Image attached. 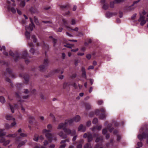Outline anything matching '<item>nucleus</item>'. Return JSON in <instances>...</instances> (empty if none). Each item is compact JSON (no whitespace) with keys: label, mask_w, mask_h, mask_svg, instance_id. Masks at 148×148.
Listing matches in <instances>:
<instances>
[{"label":"nucleus","mask_w":148,"mask_h":148,"mask_svg":"<svg viewBox=\"0 0 148 148\" xmlns=\"http://www.w3.org/2000/svg\"><path fill=\"white\" fill-rule=\"evenodd\" d=\"M140 134L138 136V138L141 141L143 138H146L148 143V127L147 125L142 127L140 129Z\"/></svg>","instance_id":"nucleus-1"},{"label":"nucleus","mask_w":148,"mask_h":148,"mask_svg":"<svg viewBox=\"0 0 148 148\" xmlns=\"http://www.w3.org/2000/svg\"><path fill=\"white\" fill-rule=\"evenodd\" d=\"M2 74L3 76L5 77V80L10 83H11V80L8 77H11L12 78H15V75L12 73V70L9 68H7L6 71L3 73Z\"/></svg>","instance_id":"nucleus-2"},{"label":"nucleus","mask_w":148,"mask_h":148,"mask_svg":"<svg viewBox=\"0 0 148 148\" xmlns=\"http://www.w3.org/2000/svg\"><path fill=\"white\" fill-rule=\"evenodd\" d=\"M30 20L31 23L29 24V26H25L26 32L25 35L27 39H30V32L32 31L33 28L34 27V25L33 23V20L31 18H30Z\"/></svg>","instance_id":"nucleus-3"},{"label":"nucleus","mask_w":148,"mask_h":148,"mask_svg":"<svg viewBox=\"0 0 148 148\" xmlns=\"http://www.w3.org/2000/svg\"><path fill=\"white\" fill-rule=\"evenodd\" d=\"M52 127V125L51 124H49L47 126V128L48 130L46 129H44L43 130V132L45 133V136L47 138L49 142L51 143L52 140V134L50 133L51 132V129Z\"/></svg>","instance_id":"nucleus-4"},{"label":"nucleus","mask_w":148,"mask_h":148,"mask_svg":"<svg viewBox=\"0 0 148 148\" xmlns=\"http://www.w3.org/2000/svg\"><path fill=\"white\" fill-rule=\"evenodd\" d=\"M20 93L19 92H16L15 93V95L16 98L18 99V101L17 102V104H14V106L15 108H17L19 107H21V110L24 111L25 110V109L23 108V105L22 104L23 101H22V100L21 99V97L20 96Z\"/></svg>","instance_id":"nucleus-5"},{"label":"nucleus","mask_w":148,"mask_h":148,"mask_svg":"<svg viewBox=\"0 0 148 148\" xmlns=\"http://www.w3.org/2000/svg\"><path fill=\"white\" fill-rule=\"evenodd\" d=\"M95 113L97 115H99V118L101 119H103L106 117V110L104 108H101L100 110L97 109L95 111Z\"/></svg>","instance_id":"nucleus-6"},{"label":"nucleus","mask_w":148,"mask_h":148,"mask_svg":"<svg viewBox=\"0 0 148 148\" xmlns=\"http://www.w3.org/2000/svg\"><path fill=\"white\" fill-rule=\"evenodd\" d=\"M11 1L12 3H11V2L9 1H7V3L8 5V9L9 11H11L13 13H15L16 12L15 9L13 7H11V6H15V4L14 3L15 1L14 0H11Z\"/></svg>","instance_id":"nucleus-7"},{"label":"nucleus","mask_w":148,"mask_h":148,"mask_svg":"<svg viewBox=\"0 0 148 148\" xmlns=\"http://www.w3.org/2000/svg\"><path fill=\"white\" fill-rule=\"evenodd\" d=\"M4 130L3 129H1L0 130V142L3 143V145H6L8 144L10 142L9 140H7L5 141V138L3 137L2 136H4L6 134L5 132H3V131Z\"/></svg>","instance_id":"nucleus-8"},{"label":"nucleus","mask_w":148,"mask_h":148,"mask_svg":"<svg viewBox=\"0 0 148 148\" xmlns=\"http://www.w3.org/2000/svg\"><path fill=\"white\" fill-rule=\"evenodd\" d=\"M48 59L47 58L45 59L43 64L40 65L39 67V68L40 71L42 72L44 71L46 67L48 66Z\"/></svg>","instance_id":"nucleus-9"},{"label":"nucleus","mask_w":148,"mask_h":148,"mask_svg":"<svg viewBox=\"0 0 148 148\" xmlns=\"http://www.w3.org/2000/svg\"><path fill=\"white\" fill-rule=\"evenodd\" d=\"M64 132L66 134V135H71V136H73L75 134L76 131L75 130H71L67 128L66 127L63 128Z\"/></svg>","instance_id":"nucleus-10"},{"label":"nucleus","mask_w":148,"mask_h":148,"mask_svg":"<svg viewBox=\"0 0 148 148\" xmlns=\"http://www.w3.org/2000/svg\"><path fill=\"white\" fill-rule=\"evenodd\" d=\"M9 53L10 56L14 57V59L15 62H17L20 58V56L18 53L16 52L15 53H14L11 51H9Z\"/></svg>","instance_id":"nucleus-11"},{"label":"nucleus","mask_w":148,"mask_h":148,"mask_svg":"<svg viewBox=\"0 0 148 148\" xmlns=\"http://www.w3.org/2000/svg\"><path fill=\"white\" fill-rule=\"evenodd\" d=\"M62 21L63 22V23L64 25L67 28L69 29H71V30L73 31H75L76 32H77L78 30V28L77 27H75V28L73 29H71V28L69 27L68 26V23L66 20L65 19L63 18L62 19Z\"/></svg>","instance_id":"nucleus-12"},{"label":"nucleus","mask_w":148,"mask_h":148,"mask_svg":"<svg viewBox=\"0 0 148 148\" xmlns=\"http://www.w3.org/2000/svg\"><path fill=\"white\" fill-rule=\"evenodd\" d=\"M20 77H23L25 80L24 83L27 84L29 81V75L26 74H20L19 75Z\"/></svg>","instance_id":"nucleus-13"},{"label":"nucleus","mask_w":148,"mask_h":148,"mask_svg":"<svg viewBox=\"0 0 148 148\" xmlns=\"http://www.w3.org/2000/svg\"><path fill=\"white\" fill-rule=\"evenodd\" d=\"M145 18V17L144 16H142L141 14H140V17L138 20V21L140 22V24L142 26L143 25L146 23Z\"/></svg>","instance_id":"nucleus-14"},{"label":"nucleus","mask_w":148,"mask_h":148,"mask_svg":"<svg viewBox=\"0 0 148 148\" xmlns=\"http://www.w3.org/2000/svg\"><path fill=\"white\" fill-rule=\"evenodd\" d=\"M70 85L73 86L75 88H76L77 87V85L75 83L71 84L70 83L64 82L63 84V88L64 89H65L67 87L69 86Z\"/></svg>","instance_id":"nucleus-15"},{"label":"nucleus","mask_w":148,"mask_h":148,"mask_svg":"<svg viewBox=\"0 0 148 148\" xmlns=\"http://www.w3.org/2000/svg\"><path fill=\"white\" fill-rule=\"evenodd\" d=\"M117 14L116 12H107L106 14V16L108 18H110L113 15H116Z\"/></svg>","instance_id":"nucleus-16"},{"label":"nucleus","mask_w":148,"mask_h":148,"mask_svg":"<svg viewBox=\"0 0 148 148\" xmlns=\"http://www.w3.org/2000/svg\"><path fill=\"white\" fill-rule=\"evenodd\" d=\"M27 135L24 133H21L20 134V136H18L16 138V143H17L21 139V137H25L27 136Z\"/></svg>","instance_id":"nucleus-17"},{"label":"nucleus","mask_w":148,"mask_h":148,"mask_svg":"<svg viewBox=\"0 0 148 148\" xmlns=\"http://www.w3.org/2000/svg\"><path fill=\"white\" fill-rule=\"evenodd\" d=\"M86 130V127L85 126H83L82 124H80L78 127V131H81L82 132H84Z\"/></svg>","instance_id":"nucleus-18"},{"label":"nucleus","mask_w":148,"mask_h":148,"mask_svg":"<svg viewBox=\"0 0 148 148\" xmlns=\"http://www.w3.org/2000/svg\"><path fill=\"white\" fill-rule=\"evenodd\" d=\"M81 70L82 72V77L86 79V75L85 68L83 66H82L81 68Z\"/></svg>","instance_id":"nucleus-19"},{"label":"nucleus","mask_w":148,"mask_h":148,"mask_svg":"<svg viewBox=\"0 0 148 148\" xmlns=\"http://www.w3.org/2000/svg\"><path fill=\"white\" fill-rule=\"evenodd\" d=\"M74 121L73 119H67L66 120L64 123L65 125L66 126L68 124L71 125V124Z\"/></svg>","instance_id":"nucleus-20"},{"label":"nucleus","mask_w":148,"mask_h":148,"mask_svg":"<svg viewBox=\"0 0 148 148\" xmlns=\"http://www.w3.org/2000/svg\"><path fill=\"white\" fill-rule=\"evenodd\" d=\"M28 54L26 51H24L22 52L21 58L24 59H26L28 57Z\"/></svg>","instance_id":"nucleus-21"},{"label":"nucleus","mask_w":148,"mask_h":148,"mask_svg":"<svg viewBox=\"0 0 148 148\" xmlns=\"http://www.w3.org/2000/svg\"><path fill=\"white\" fill-rule=\"evenodd\" d=\"M60 72V69H59L54 70L51 72L50 73V75H49L48 76H47V77L51 76V75L54 74L55 73H59Z\"/></svg>","instance_id":"nucleus-22"},{"label":"nucleus","mask_w":148,"mask_h":148,"mask_svg":"<svg viewBox=\"0 0 148 148\" xmlns=\"http://www.w3.org/2000/svg\"><path fill=\"white\" fill-rule=\"evenodd\" d=\"M58 135L63 139L66 138L67 137V135L64 134L62 131H61L59 133Z\"/></svg>","instance_id":"nucleus-23"},{"label":"nucleus","mask_w":148,"mask_h":148,"mask_svg":"<svg viewBox=\"0 0 148 148\" xmlns=\"http://www.w3.org/2000/svg\"><path fill=\"white\" fill-rule=\"evenodd\" d=\"M6 119L8 120H12L13 121H15V119L14 118H13L12 116L10 115L7 114L5 117Z\"/></svg>","instance_id":"nucleus-24"},{"label":"nucleus","mask_w":148,"mask_h":148,"mask_svg":"<svg viewBox=\"0 0 148 148\" xmlns=\"http://www.w3.org/2000/svg\"><path fill=\"white\" fill-rule=\"evenodd\" d=\"M93 137L92 134L90 133H88V141L90 142L92 141L93 139Z\"/></svg>","instance_id":"nucleus-25"},{"label":"nucleus","mask_w":148,"mask_h":148,"mask_svg":"<svg viewBox=\"0 0 148 148\" xmlns=\"http://www.w3.org/2000/svg\"><path fill=\"white\" fill-rule=\"evenodd\" d=\"M3 49L4 50L3 52V54L6 56H8V53L5 51V47L4 46H3L1 47L0 45V51H2Z\"/></svg>","instance_id":"nucleus-26"},{"label":"nucleus","mask_w":148,"mask_h":148,"mask_svg":"<svg viewBox=\"0 0 148 148\" xmlns=\"http://www.w3.org/2000/svg\"><path fill=\"white\" fill-rule=\"evenodd\" d=\"M74 121L75 122H77L79 121L80 119V116L77 115L75 117L73 118Z\"/></svg>","instance_id":"nucleus-27"},{"label":"nucleus","mask_w":148,"mask_h":148,"mask_svg":"<svg viewBox=\"0 0 148 148\" xmlns=\"http://www.w3.org/2000/svg\"><path fill=\"white\" fill-rule=\"evenodd\" d=\"M30 52L32 53L33 54H34L35 53H36L37 54H38V52L36 50H35L32 47L30 50Z\"/></svg>","instance_id":"nucleus-28"},{"label":"nucleus","mask_w":148,"mask_h":148,"mask_svg":"<svg viewBox=\"0 0 148 148\" xmlns=\"http://www.w3.org/2000/svg\"><path fill=\"white\" fill-rule=\"evenodd\" d=\"M60 8L63 10H64L66 8H67V9H68L70 8V6H69V4H68L67 5H61L60 6Z\"/></svg>","instance_id":"nucleus-29"},{"label":"nucleus","mask_w":148,"mask_h":148,"mask_svg":"<svg viewBox=\"0 0 148 148\" xmlns=\"http://www.w3.org/2000/svg\"><path fill=\"white\" fill-rule=\"evenodd\" d=\"M29 11L32 13H34L36 12V10L33 7H31L29 9Z\"/></svg>","instance_id":"nucleus-30"},{"label":"nucleus","mask_w":148,"mask_h":148,"mask_svg":"<svg viewBox=\"0 0 148 148\" xmlns=\"http://www.w3.org/2000/svg\"><path fill=\"white\" fill-rule=\"evenodd\" d=\"M85 106L86 109V110H89L91 108V106L90 104L88 103H86L85 104Z\"/></svg>","instance_id":"nucleus-31"},{"label":"nucleus","mask_w":148,"mask_h":148,"mask_svg":"<svg viewBox=\"0 0 148 148\" xmlns=\"http://www.w3.org/2000/svg\"><path fill=\"white\" fill-rule=\"evenodd\" d=\"M26 142V140H25L24 141H21L18 145V147L19 148L21 147V146L24 145Z\"/></svg>","instance_id":"nucleus-32"},{"label":"nucleus","mask_w":148,"mask_h":148,"mask_svg":"<svg viewBox=\"0 0 148 148\" xmlns=\"http://www.w3.org/2000/svg\"><path fill=\"white\" fill-rule=\"evenodd\" d=\"M17 135V133H15L13 134H9L6 136L7 137H15Z\"/></svg>","instance_id":"nucleus-33"},{"label":"nucleus","mask_w":148,"mask_h":148,"mask_svg":"<svg viewBox=\"0 0 148 148\" xmlns=\"http://www.w3.org/2000/svg\"><path fill=\"white\" fill-rule=\"evenodd\" d=\"M64 125L66 126L65 125V124H64L63 123H61L59 124L58 126V129H60L62 128L63 127L64 128Z\"/></svg>","instance_id":"nucleus-34"},{"label":"nucleus","mask_w":148,"mask_h":148,"mask_svg":"<svg viewBox=\"0 0 148 148\" xmlns=\"http://www.w3.org/2000/svg\"><path fill=\"white\" fill-rule=\"evenodd\" d=\"M29 119H30L29 121V123L30 124H32V122L34 121V118L32 116H30L29 117Z\"/></svg>","instance_id":"nucleus-35"},{"label":"nucleus","mask_w":148,"mask_h":148,"mask_svg":"<svg viewBox=\"0 0 148 148\" xmlns=\"http://www.w3.org/2000/svg\"><path fill=\"white\" fill-rule=\"evenodd\" d=\"M84 148H92L91 146V144L86 143L84 146Z\"/></svg>","instance_id":"nucleus-36"},{"label":"nucleus","mask_w":148,"mask_h":148,"mask_svg":"<svg viewBox=\"0 0 148 148\" xmlns=\"http://www.w3.org/2000/svg\"><path fill=\"white\" fill-rule=\"evenodd\" d=\"M108 8V5L107 3H104L103 4V8L105 10H107Z\"/></svg>","instance_id":"nucleus-37"},{"label":"nucleus","mask_w":148,"mask_h":148,"mask_svg":"<svg viewBox=\"0 0 148 148\" xmlns=\"http://www.w3.org/2000/svg\"><path fill=\"white\" fill-rule=\"evenodd\" d=\"M0 101L2 103L5 102V100L4 97L3 96H0Z\"/></svg>","instance_id":"nucleus-38"},{"label":"nucleus","mask_w":148,"mask_h":148,"mask_svg":"<svg viewBox=\"0 0 148 148\" xmlns=\"http://www.w3.org/2000/svg\"><path fill=\"white\" fill-rule=\"evenodd\" d=\"M140 1V0H138L136 1H134L132 4V6H135V7H136V5L137 4L139 3Z\"/></svg>","instance_id":"nucleus-39"},{"label":"nucleus","mask_w":148,"mask_h":148,"mask_svg":"<svg viewBox=\"0 0 148 148\" xmlns=\"http://www.w3.org/2000/svg\"><path fill=\"white\" fill-rule=\"evenodd\" d=\"M39 136L37 134H35L34 135V140L37 141L38 138H39Z\"/></svg>","instance_id":"nucleus-40"},{"label":"nucleus","mask_w":148,"mask_h":148,"mask_svg":"<svg viewBox=\"0 0 148 148\" xmlns=\"http://www.w3.org/2000/svg\"><path fill=\"white\" fill-rule=\"evenodd\" d=\"M133 6H132V5L127 8V10L130 11L134 10V7H133Z\"/></svg>","instance_id":"nucleus-41"},{"label":"nucleus","mask_w":148,"mask_h":148,"mask_svg":"<svg viewBox=\"0 0 148 148\" xmlns=\"http://www.w3.org/2000/svg\"><path fill=\"white\" fill-rule=\"evenodd\" d=\"M69 138H67L65 140H62L61 142H60V143L61 144H62V143H65L67 142H69Z\"/></svg>","instance_id":"nucleus-42"},{"label":"nucleus","mask_w":148,"mask_h":148,"mask_svg":"<svg viewBox=\"0 0 148 148\" xmlns=\"http://www.w3.org/2000/svg\"><path fill=\"white\" fill-rule=\"evenodd\" d=\"M34 22L37 25H39V23L38 21L37 18L36 16L34 17Z\"/></svg>","instance_id":"nucleus-43"},{"label":"nucleus","mask_w":148,"mask_h":148,"mask_svg":"<svg viewBox=\"0 0 148 148\" xmlns=\"http://www.w3.org/2000/svg\"><path fill=\"white\" fill-rule=\"evenodd\" d=\"M64 46L66 47L71 48L73 47V45L69 44H67L65 45H64Z\"/></svg>","instance_id":"nucleus-44"},{"label":"nucleus","mask_w":148,"mask_h":148,"mask_svg":"<svg viewBox=\"0 0 148 148\" xmlns=\"http://www.w3.org/2000/svg\"><path fill=\"white\" fill-rule=\"evenodd\" d=\"M32 38L33 40V41L34 42H36L37 41V39L36 38L35 35H33L32 36Z\"/></svg>","instance_id":"nucleus-45"},{"label":"nucleus","mask_w":148,"mask_h":148,"mask_svg":"<svg viewBox=\"0 0 148 148\" xmlns=\"http://www.w3.org/2000/svg\"><path fill=\"white\" fill-rule=\"evenodd\" d=\"M101 146V143H97L95 146L94 148H99Z\"/></svg>","instance_id":"nucleus-46"},{"label":"nucleus","mask_w":148,"mask_h":148,"mask_svg":"<svg viewBox=\"0 0 148 148\" xmlns=\"http://www.w3.org/2000/svg\"><path fill=\"white\" fill-rule=\"evenodd\" d=\"M9 106L10 107V109L11 110V112L12 113L14 112V110L13 106L11 105L10 103L9 104Z\"/></svg>","instance_id":"nucleus-47"},{"label":"nucleus","mask_w":148,"mask_h":148,"mask_svg":"<svg viewBox=\"0 0 148 148\" xmlns=\"http://www.w3.org/2000/svg\"><path fill=\"white\" fill-rule=\"evenodd\" d=\"M115 3L114 1H112L110 3V7L112 8H113L114 7V4Z\"/></svg>","instance_id":"nucleus-48"},{"label":"nucleus","mask_w":148,"mask_h":148,"mask_svg":"<svg viewBox=\"0 0 148 148\" xmlns=\"http://www.w3.org/2000/svg\"><path fill=\"white\" fill-rule=\"evenodd\" d=\"M98 122V119L96 118H94L92 121V123L94 124H96Z\"/></svg>","instance_id":"nucleus-49"},{"label":"nucleus","mask_w":148,"mask_h":148,"mask_svg":"<svg viewBox=\"0 0 148 148\" xmlns=\"http://www.w3.org/2000/svg\"><path fill=\"white\" fill-rule=\"evenodd\" d=\"M53 46L55 47V46H56V44L57 42V39H56L55 38H53Z\"/></svg>","instance_id":"nucleus-50"},{"label":"nucleus","mask_w":148,"mask_h":148,"mask_svg":"<svg viewBox=\"0 0 148 148\" xmlns=\"http://www.w3.org/2000/svg\"><path fill=\"white\" fill-rule=\"evenodd\" d=\"M107 128H104L103 130H102V133L103 134H105L107 132Z\"/></svg>","instance_id":"nucleus-51"},{"label":"nucleus","mask_w":148,"mask_h":148,"mask_svg":"<svg viewBox=\"0 0 148 148\" xmlns=\"http://www.w3.org/2000/svg\"><path fill=\"white\" fill-rule=\"evenodd\" d=\"M5 128L7 129H10L11 127L10 125L8 123H6L5 124Z\"/></svg>","instance_id":"nucleus-52"},{"label":"nucleus","mask_w":148,"mask_h":148,"mask_svg":"<svg viewBox=\"0 0 148 148\" xmlns=\"http://www.w3.org/2000/svg\"><path fill=\"white\" fill-rule=\"evenodd\" d=\"M62 144H63L61 145L60 146L59 148H65V147H66V145L65 144V143H62Z\"/></svg>","instance_id":"nucleus-53"},{"label":"nucleus","mask_w":148,"mask_h":148,"mask_svg":"<svg viewBox=\"0 0 148 148\" xmlns=\"http://www.w3.org/2000/svg\"><path fill=\"white\" fill-rule=\"evenodd\" d=\"M94 113L93 112H90V113L89 114V116L90 117H92L94 115Z\"/></svg>","instance_id":"nucleus-54"},{"label":"nucleus","mask_w":148,"mask_h":148,"mask_svg":"<svg viewBox=\"0 0 148 148\" xmlns=\"http://www.w3.org/2000/svg\"><path fill=\"white\" fill-rule=\"evenodd\" d=\"M123 13L122 12L120 11L119 12V16L121 18L123 17Z\"/></svg>","instance_id":"nucleus-55"},{"label":"nucleus","mask_w":148,"mask_h":148,"mask_svg":"<svg viewBox=\"0 0 148 148\" xmlns=\"http://www.w3.org/2000/svg\"><path fill=\"white\" fill-rule=\"evenodd\" d=\"M16 124V123L15 121H13V122L10 125L11 127H13Z\"/></svg>","instance_id":"nucleus-56"},{"label":"nucleus","mask_w":148,"mask_h":148,"mask_svg":"<svg viewBox=\"0 0 148 148\" xmlns=\"http://www.w3.org/2000/svg\"><path fill=\"white\" fill-rule=\"evenodd\" d=\"M137 145L139 147H141L143 146V144L141 142H138Z\"/></svg>","instance_id":"nucleus-57"},{"label":"nucleus","mask_w":148,"mask_h":148,"mask_svg":"<svg viewBox=\"0 0 148 148\" xmlns=\"http://www.w3.org/2000/svg\"><path fill=\"white\" fill-rule=\"evenodd\" d=\"M76 23L75 20L74 19H72L71 20V24L74 25Z\"/></svg>","instance_id":"nucleus-58"},{"label":"nucleus","mask_w":148,"mask_h":148,"mask_svg":"<svg viewBox=\"0 0 148 148\" xmlns=\"http://www.w3.org/2000/svg\"><path fill=\"white\" fill-rule=\"evenodd\" d=\"M112 126V125L111 123H109L107 126V129H109Z\"/></svg>","instance_id":"nucleus-59"},{"label":"nucleus","mask_w":148,"mask_h":148,"mask_svg":"<svg viewBox=\"0 0 148 148\" xmlns=\"http://www.w3.org/2000/svg\"><path fill=\"white\" fill-rule=\"evenodd\" d=\"M136 14L135 13V14H134L133 15V16L131 17L132 19L134 20V19H135L136 17Z\"/></svg>","instance_id":"nucleus-60"},{"label":"nucleus","mask_w":148,"mask_h":148,"mask_svg":"<svg viewBox=\"0 0 148 148\" xmlns=\"http://www.w3.org/2000/svg\"><path fill=\"white\" fill-rule=\"evenodd\" d=\"M76 76H77L76 74V73L73 74L71 75V77L72 79L75 78L76 77Z\"/></svg>","instance_id":"nucleus-61"},{"label":"nucleus","mask_w":148,"mask_h":148,"mask_svg":"<svg viewBox=\"0 0 148 148\" xmlns=\"http://www.w3.org/2000/svg\"><path fill=\"white\" fill-rule=\"evenodd\" d=\"M103 103V101L101 100H100L98 101L97 103L99 105H101Z\"/></svg>","instance_id":"nucleus-62"},{"label":"nucleus","mask_w":148,"mask_h":148,"mask_svg":"<svg viewBox=\"0 0 148 148\" xmlns=\"http://www.w3.org/2000/svg\"><path fill=\"white\" fill-rule=\"evenodd\" d=\"M91 121H88L87 122L86 125L87 126L89 127L90 126V125H91Z\"/></svg>","instance_id":"nucleus-63"},{"label":"nucleus","mask_w":148,"mask_h":148,"mask_svg":"<svg viewBox=\"0 0 148 148\" xmlns=\"http://www.w3.org/2000/svg\"><path fill=\"white\" fill-rule=\"evenodd\" d=\"M34 148H46L45 147L42 146H41L40 147L38 145H37V146H36Z\"/></svg>","instance_id":"nucleus-64"}]
</instances>
